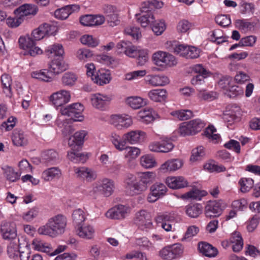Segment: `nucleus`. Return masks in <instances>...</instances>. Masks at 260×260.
<instances>
[{"label":"nucleus","mask_w":260,"mask_h":260,"mask_svg":"<svg viewBox=\"0 0 260 260\" xmlns=\"http://www.w3.org/2000/svg\"><path fill=\"white\" fill-rule=\"evenodd\" d=\"M66 225V217L58 214L50 218L46 224L40 226L38 229V233L39 235L55 237L64 232Z\"/></svg>","instance_id":"f257e3e1"},{"label":"nucleus","mask_w":260,"mask_h":260,"mask_svg":"<svg viewBox=\"0 0 260 260\" xmlns=\"http://www.w3.org/2000/svg\"><path fill=\"white\" fill-rule=\"evenodd\" d=\"M183 252V246L180 243H175L162 248L159 251V255L164 260H173L181 256Z\"/></svg>","instance_id":"f03ea898"},{"label":"nucleus","mask_w":260,"mask_h":260,"mask_svg":"<svg viewBox=\"0 0 260 260\" xmlns=\"http://www.w3.org/2000/svg\"><path fill=\"white\" fill-rule=\"evenodd\" d=\"M225 207V203L222 200L210 201L205 207V214L210 218L218 217Z\"/></svg>","instance_id":"7ed1b4c3"},{"label":"nucleus","mask_w":260,"mask_h":260,"mask_svg":"<svg viewBox=\"0 0 260 260\" xmlns=\"http://www.w3.org/2000/svg\"><path fill=\"white\" fill-rule=\"evenodd\" d=\"M152 58L155 64L161 67H171L175 66L177 63L175 57L173 55L161 51L154 53Z\"/></svg>","instance_id":"20e7f679"},{"label":"nucleus","mask_w":260,"mask_h":260,"mask_svg":"<svg viewBox=\"0 0 260 260\" xmlns=\"http://www.w3.org/2000/svg\"><path fill=\"white\" fill-rule=\"evenodd\" d=\"M135 223L143 231H147L153 227L151 215L145 210H142L136 213Z\"/></svg>","instance_id":"39448f33"},{"label":"nucleus","mask_w":260,"mask_h":260,"mask_svg":"<svg viewBox=\"0 0 260 260\" xmlns=\"http://www.w3.org/2000/svg\"><path fill=\"white\" fill-rule=\"evenodd\" d=\"M114 189V182L110 179L104 178L100 184H94L92 190L94 193L100 192L104 196L109 197L113 193Z\"/></svg>","instance_id":"423d86ee"},{"label":"nucleus","mask_w":260,"mask_h":260,"mask_svg":"<svg viewBox=\"0 0 260 260\" xmlns=\"http://www.w3.org/2000/svg\"><path fill=\"white\" fill-rule=\"evenodd\" d=\"M71 99V94L69 91L60 90L52 93L50 96V101L56 107H62L68 103Z\"/></svg>","instance_id":"0eeeda50"},{"label":"nucleus","mask_w":260,"mask_h":260,"mask_svg":"<svg viewBox=\"0 0 260 260\" xmlns=\"http://www.w3.org/2000/svg\"><path fill=\"white\" fill-rule=\"evenodd\" d=\"M112 100L111 96L96 93L91 95L90 101L92 105L96 109L104 110L109 104Z\"/></svg>","instance_id":"6e6552de"},{"label":"nucleus","mask_w":260,"mask_h":260,"mask_svg":"<svg viewBox=\"0 0 260 260\" xmlns=\"http://www.w3.org/2000/svg\"><path fill=\"white\" fill-rule=\"evenodd\" d=\"M150 191L151 192L148 196L147 200L150 203H153L165 194L167 188L164 184L156 182L151 186Z\"/></svg>","instance_id":"1a4fd4ad"},{"label":"nucleus","mask_w":260,"mask_h":260,"mask_svg":"<svg viewBox=\"0 0 260 260\" xmlns=\"http://www.w3.org/2000/svg\"><path fill=\"white\" fill-rule=\"evenodd\" d=\"M60 161L58 152L54 149L43 151L41 155V162L46 166L54 165Z\"/></svg>","instance_id":"9d476101"},{"label":"nucleus","mask_w":260,"mask_h":260,"mask_svg":"<svg viewBox=\"0 0 260 260\" xmlns=\"http://www.w3.org/2000/svg\"><path fill=\"white\" fill-rule=\"evenodd\" d=\"M111 123L118 129L126 128L133 123L132 118L128 115H112L111 118Z\"/></svg>","instance_id":"9b49d317"},{"label":"nucleus","mask_w":260,"mask_h":260,"mask_svg":"<svg viewBox=\"0 0 260 260\" xmlns=\"http://www.w3.org/2000/svg\"><path fill=\"white\" fill-rule=\"evenodd\" d=\"M1 231L4 239L12 241L19 239L17 238L16 226L14 222H3L1 225Z\"/></svg>","instance_id":"f8f14e48"},{"label":"nucleus","mask_w":260,"mask_h":260,"mask_svg":"<svg viewBox=\"0 0 260 260\" xmlns=\"http://www.w3.org/2000/svg\"><path fill=\"white\" fill-rule=\"evenodd\" d=\"M138 21L142 27H146L149 24L152 23L154 19V16L149 8L147 7L142 6L141 13L136 15Z\"/></svg>","instance_id":"ddd939ff"},{"label":"nucleus","mask_w":260,"mask_h":260,"mask_svg":"<svg viewBox=\"0 0 260 260\" xmlns=\"http://www.w3.org/2000/svg\"><path fill=\"white\" fill-rule=\"evenodd\" d=\"M129 208L122 205H119L109 210L106 214L107 217L114 219H123L127 215Z\"/></svg>","instance_id":"4468645a"},{"label":"nucleus","mask_w":260,"mask_h":260,"mask_svg":"<svg viewBox=\"0 0 260 260\" xmlns=\"http://www.w3.org/2000/svg\"><path fill=\"white\" fill-rule=\"evenodd\" d=\"M74 171L77 178L89 182L94 180L96 177V174L93 171L84 167H75Z\"/></svg>","instance_id":"2eb2a0df"},{"label":"nucleus","mask_w":260,"mask_h":260,"mask_svg":"<svg viewBox=\"0 0 260 260\" xmlns=\"http://www.w3.org/2000/svg\"><path fill=\"white\" fill-rule=\"evenodd\" d=\"M192 70L198 75L191 79V83L194 85L201 84L204 82V80L209 74L210 72L207 71L202 64H197L192 67Z\"/></svg>","instance_id":"dca6fc26"},{"label":"nucleus","mask_w":260,"mask_h":260,"mask_svg":"<svg viewBox=\"0 0 260 260\" xmlns=\"http://www.w3.org/2000/svg\"><path fill=\"white\" fill-rule=\"evenodd\" d=\"M166 183L170 188L179 189L188 185L187 180L182 176H171L166 178Z\"/></svg>","instance_id":"f3484780"},{"label":"nucleus","mask_w":260,"mask_h":260,"mask_svg":"<svg viewBox=\"0 0 260 260\" xmlns=\"http://www.w3.org/2000/svg\"><path fill=\"white\" fill-rule=\"evenodd\" d=\"M117 47L118 49H122L126 55L133 58L137 56L139 50L129 41H121L117 44Z\"/></svg>","instance_id":"a211bd4d"},{"label":"nucleus","mask_w":260,"mask_h":260,"mask_svg":"<svg viewBox=\"0 0 260 260\" xmlns=\"http://www.w3.org/2000/svg\"><path fill=\"white\" fill-rule=\"evenodd\" d=\"M145 81L154 87L164 86L169 83V79L165 76L149 75L146 76Z\"/></svg>","instance_id":"6ab92c4d"},{"label":"nucleus","mask_w":260,"mask_h":260,"mask_svg":"<svg viewBox=\"0 0 260 260\" xmlns=\"http://www.w3.org/2000/svg\"><path fill=\"white\" fill-rule=\"evenodd\" d=\"M87 133L84 130L76 132L73 136L69 138L68 144L70 147L81 148L83 144L84 139Z\"/></svg>","instance_id":"aec40b11"},{"label":"nucleus","mask_w":260,"mask_h":260,"mask_svg":"<svg viewBox=\"0 0 260 260\" xmlns=\"http://www.w3.org/2000/svg\"><path fill=\"white\" fill-rule=\"evenodd\" d=\"M62 175L61 171L58 167H51L42 172V177L46 181H51L59 179Z\"/></svg>","instance_id":"412c9836"},{"label":"nucleus","mask_w":260,"mask_h":260,"mask_svg":"<svg viewBox=\"0 0 260 260\" xmlns=\"http://www.w3.org/2000/svg\"><path fill=\"white\" fill-rule=\"evenodd\" d=\"M15 13L23 19L25 16L35 15L38 12V9L35 5L25 4L21 6L15 10Z\"/></svg>","instance_id":"4be33fe9"},{"label":"nucleus","mask_w":260,"mask_h":260,"mask_svg":"<svg viewBox=\"0 0 260 260\" xmlns=\"http://www.w3.org/2000/svg\"><path fill=\"white\" fill-rule=\"evenodd\" d=\"M76 229L77 234L80 238L91 239L94 236V229L89 224H82Z\"/></svg>","instance_id":"5701e85b"},{"label":"nucleus","mask_w":260,"mask_h":260,"mask_svg":"<svg viewBox=\"0 0 260 260\" xmlns=\"http://www.w3.org/2000/svg\"><path fill=\"white\" fill-rule=\"evenodd\" d=\"M146 134L141 131H132L128 132L123 136L125 144L128 143L131 144H134L139 142L141 140V137H144Z\"/></svg>","instance_id":"b1692460"},{"label":"nucleus","mask_w":260,"mask_h":260,"mask_svg":"<svg viewBox=\"0 0 260 260\" xmlns=\"http://www.w3.org/2000/svg\"><path fill=\"white\" fill-rule=\"evenodd\" d=\"M198 249L203 255L209 257H215L218 253V250L215 247L204 242L199 243Z\"/></svg>","instance_id":"393cba45"},{"label":"nucleus","mask_w":260,"mask_h":260,"mask_svg":"<svg viewBox=\"0 0 260 260\" xmlns=\"http://www.w3.org/2000/svg\"><path fill=\"white\" fill-rule=\"evenodd\" d=\"M71 117L75 121H82L84 116L82 112L84 111V107L80 103H76L70 105Z\"/></svg>","instance_id":"a878e982"},{"label":"nucleus","mask_w":260,"mask_h":260,"mask_svg":"<svg viewBox=\"0 0 260 260\" xmlns=\"http://www.w3.org/2000/svg\"><path fill=\"white\" fill-rule=\"evenodd\" d=\"M71 147V150L68 151L67 154L68 159L75 163L84 162L86 160V157L84 154L79 152L81 148L77 147Z\"/></svg>","instance_id":"bb28decb"},{"label":"nucleus","mask_w":260,"mask_h":260,"mask_svg":"<svg viewBox=\"0 0 260 260\" xmlns=\"http://www.w3.org/2000/svg\"><path fill=\"white\" fill-rule=\"evenodd\" d=\"M67 68L68 66L64 61L59 58L54 59L49 66L50 72L54 74H59L66 71Z\"/></svg>","instance_id":"cd10ccee"},{"label":"nucleus","mask_w":260,"mask_h":260,"mask_svg":"<svg viewBox=\"0 0 260 260\" xmlns=\"http://www.w3.org/2000/svg\"><path fill=\"white\" fill-rule=\"evenodd\" d=\"M167 45L170 51L185 57L188 46L179 44L176 41L168 42Z\"/></svg>","instance_id":"c85d7f7f"},{"label":"nucleus","mask_w":260,"mask_h":260,"mask_svg":"<svg viewBox=\"0 0 260 260\" xmlns=\"http://www.w3.org/2000/svg\"><path fill=\"white\" fill-rule=\"evenodd\" d=\"M12 139L13 144L17 146H24L27 144V139L24 133L19 129H15Z\"/></svg>","instance_id":"c756f323"},{"label":"nucleus","mask_w":260,"mask_h":260,"mask_svg":"<svg viewBox=\"0 0 260 260\" xmlns=\"http://www.w3.org/2000/svg\"><path fill=\"white\" fill-rule=\"evenodd\" d=\"M111 79L110 74L109 72L104 70H101L96 73L92 81L100 85L108 84Z\"/></svg>","instance_id":"7c9ffc66"},{"label":"nucleus","mask_w":260,"mask_h":260,"mask_svg":"<svg viewBox=\"0 0 260 260\" xmlns=\"http://www.w3.org/2000/svg\"><path fill=\"white\" fill-rule=\"evenodd\" d=\"M182 165L183 162L180 159H171L162 164L160 169L164 172L174 171L180 169Z\"/></svg>","instance_id":"2f4dec72"},{"label":"nucleus","mask_w":260,"mask_h":260,"mask_svg":"<svg viewBox=\"0 0 260 260\" xmlns=\"http://www.w3.org/2000/svg\"><path fill=\"white\" fill-rule=\"evenodd\" d=\"M32 248L37 251H42L46 253H50L52 251V247L50 244L46 243L39 239H34L31 243Z\"/></svg>","instance_id":"473e14b6"},{"label":"nucleus","mask_w":260,"mask_h":260,"mask_svg":"<svg viewBox=\"0 0 260 260\" xmlns=\"http://www.w3.org/2000/svg\"><path fill=\"white\" fill-rule=\"evenodd\" d=\"M148 96L153 101L161 102L166 99L167 91L164 89H152L148 92Z\"/></svg>","instance_id":"72a5a7b5"},{"label":"nucleus","mask_w":260,"mask_h":260,"mask_svg":"<svg viewBox=\"0 0 260 260\" xmlns=\"http://www.w3.org/2000/svg\"><path fill=\"white\" fill-rule=\"evenodd\" d=\"M20 243L19 239H15L10 242L7 247V253L11 258L16 259L18 257Z\"/></svg>","instance_id":"f704fd0d"},{"label":"nucleus","mask_w":260,"mask_h":260,"mask_svg":"<svg viewBox=\"0 0 260 260\" xmlns=\"http://www.w3.org/2000/svg\"><path fill=\"white\" fill-rule=\"evenodd\" d=\"M126 103L134 109H139L146 105V100L140 96H130L126 98Z\"/></svg>","instance_id":"c9c22d12"},{"label":"nucleus","mask_w":260,"mask_h":260,"mask_svg":"<svg viewBox=\"0 0 260 260\" xmlns=\"http://www.w3.org/2000/svg\"><path fill=\"white\" fill-rule=\"evenodd\" d=\"M202 206L200 204H189L185 207V212L191 218L198 217L202 213Z\"/></svg>","instance_id":"e433bc0d"},{"label":"nucleus","mask_w":260,"mask_h":260,"mask_svg":"<svg viewBox=\"0 0 260 260\" xmlns=\"http://www.w3.org/2000/svg\"><path fill=\"white\" fill-rule=\"evenodd\" d=\"M72 219L76 228L82 225L86 219L84 212L81 209L75 210L72 214Z\"/></svg>","instance_id":"4c0bfd02"},{"label":"nucleus","mask_w":260,"mask_h":260,"mask_svg":"<svg viewBox=\"0 0 260 260\" xmlns=\"http://www.w3.org/2000/svg\"><path fill=\"white\" fill-rule=\"evenodd\" d=\"M231 242L233 244L232 248L234 251H240L243 245V240L239 232L233 233L230 239Z\"/></svg>","instance_id":"58836bf2"},{"label":"nucleus","mask_w":260,"mask_h":260,"mask_svg":"<svg viewBox=\"0 0 260 260\" xmlns=\"http://www.w3.org/2000/svg\"><path fill=\"white\" fill-rule=\"evenodd\" d=\"M155 174L153 172H145L140 173L139 181L141 182L143 185L146 186V188L147 189L148 186L149 184L152 183L155 178Z\"/></svg>","instance_id":"ea45409f"},{"label":"nucleus","mask_w":260,"mask_h":260,"mask_svg":"<svg viewBox=\"0 0 260 260\" xmlns=\"http://www.w3.org/2000/svg\"><path fill=\"white\" fill-rule=\"evenodd\" d=\"M110 141L118 150L122 151L125 148L124 139H121L120 136L115 133H112L110 136Z\"/></svg>","instance_id":"a19ab883"},{"label":"nucleus","mask_w":260,"mask_h":260,"mask_svg":"<svg viewBox=\"0 0 260 260\" xmlns=\"http://www.w3.org/2000/svg\"><path fill=\"white\" fill-rule=\"evenodd\" d=\"M4 174L6 179L10 182H16L20 178V175L14 169L9 166L3 168Z\"/></svg>","instance_id":"79ce46f5"},{"label":"nucleus","mask_w":260,"mask_h":260,"mask_svg":"<svg viewBox=\"0 0 260 260\" xmlns=\"http://www.w3.org/2000/svg\"><path fill=\"white\" fill-rule=\"evenodd\" d=\"M192 135L200 132L205 126V123L200 119H196L188 121Z\"/></svg>","instance_id":"37998d69"},{"label":"nucleus","mask_w":260,"mask_h":260,"mask_svg":"<svg viewBox=\"0 0 260 260\" xmlns=\"http://www.w3.org/2000/svg\"><path fill=\"white\" fill-rule=\"evenodd\" d=\"M31 77L45 82H50L52 79L49 75V71L47 70L34 72L31 73Z\"/></svg>","instance_id":"c03bdc74"},{"label":"nucleus","mask_w":260,"mask_h":260,"mask_svg":"<svg viewBox=\"0 0 260 260\" xmlns=\"http://www.w3.org/2000/svg\"><path fill=\"white\" fill-rule=\"evenodd\" d=\"M205 195L204 191L198 189H192L181 196V198L184 200H201L202 197Z\"/></svg>","instance_id":"a18cd8bd"},{"label":"nucleus","mask_w":260,"mask_h":260,"mask_svg":"<svg viewBox=\"0 0 260 260\" xmlns=\"http://www.w3.org/2000/svg\"><path fill=\"white\" fill-rule=\"evenodd\" d=\"M140 163L142 167L146 169L153 168L156 165L154 157L148 154L142 156L141 157Z\"/></svg>","instance_id":"49530a36"},{"label":"nucleus","mask_w":260,"mask_h":260,"mask_svg":"<svg viewBox=\"0 0 260 260\" xmlns=\"http://www.w3.org/2000/svg\"><path fill=\"white\" fill-rule=\"evenodd\" d=\"M19 43L21 48L27 50L30 47H33L35 44V41L29 36H25L20 37Z\"/></svg>","instance_id":"de8ad7c7"},{"label":"nucleus","mask_w":260,"mask_h":260,"mask_svg":"<svg viewBox=\"0 0 260 260\" xmlns=\"http://www.w3.org/2000/svg\"><path fill=\"white\" fill-rule=\"evenodd\" d=\"M45 52L48 55L53 54L55 56H61L64 50L61 44H54L48 47L45 50Z\"/></svg>","instance_id":"09e8293b"},{"label":"nucleus","mask_w":260,"mask_h":260,"mask_svg":"<svg viewBox=\"0 0 260 260\" xmlns=\"http://www.w3.org/2000/svg\"><path fill=\"white\" fill-rule=\"evenodd\" d=\"M146 190L147 189L145 185L141 184V182L140 181H137L132 186H131L127 191L130 195L135 196L140 194Z\"/></svg>","instance_id":"8fccbe9b"},{"label":"nucleus","mask_w":260,"mask_h":260,"mask_svg":"<svg viewBox=\"0 0 260 260\" xmlns=\"http://www.w3.org/2000/svg\"><path fill=\"white\" fill-rule=\"evenodd\" d=\"M171 114L180 120H186L193 116L192 111L188 110L174 111L171 113Z\"/></svg>","instance_id":"3c124183"},{"label":"nucleus","mask_w":260,"mask_h":260,"mask_svg":"<svg viewBox=\"0 0 260 260\" xmlns=\"http://www.w3.org/2000/svg\"><path fill=\"white\" fill-rule=\"evenodd\" d=\"M240 190L242 192L248 191L253 186V180L251 178H243L239 181Z\"/></svg>","instance_id":"603ef678"},{"label":"nucleus","mask_w":260,"mask_h":260,"mask_svg":"<svg viewBox=\"0 0 260 260\" xmlns=\"http://www.w3.org/2000/svg\"><path fill=\"white\" fill-rule=\"evenodd\" d=\"M77 79L76 75L71 72H67L64 74L62 77V83L67 86H72L76 82Z\"/></svg>","instance_id":"864d4df0"},{"label":"nucleus","mask_w":260,"mask_h":260,"mask_svg":"<svg viewBox=\"0 0 260 260\" xmlns=\"http://www.w3.org/2000/svg\"><path fill=\"white\" fill-rule=\"evenodd\" d=\"M205 152L204 148L202 146L198 147L192 151V155L190 160L191 161H195L200 160L204 155Z\"/></svg>","instance_id":"5fc2aeb1"},{"label":"nucleus","mask_w":260,"mask_h":260,"mask_svg":"<svg viewBox=\"0 0 260 260\" xmlns=\"http://www.w3.org/2000/svg\"><path fill=\"white\" fill-rule=\"evenodd\" d=\"M80 41L83 44L91 47H94L99 44V42L96 39L88 35L82 36L80 38Z\"/></svg>","instance_id":"6e6d98bb"},{"label":"nucleus","mask_w":260,"mask_h":260,"mask_svg":"<svg viewBox=\"0 0 260 260\" xmlns=\"http://www.w3.org/2000/svg\"><path fill=\"white\" fill-rule=\"evenodd\" d=\"M231 98H235L237 96L243 94V90L240 86L233 85L229 86L226 93Z\"/></svg>","instance_id":"4d7b16f0"},{"label":"nucleus","mask_w":260,"mask_h":260,"mask_svg":"<svg viewBox=\"0 0 260 260\" xmlns=\"http://www.w3.org/2000/svg\"><path fill=\"white\" fill-rule=\"evenodd\" d=\"M40 27L45 37L46 36L54 35L57 30L55 26L49 23H44L40 25Z\"/></svg>","instance_id":"13d9d810"},{"label":"nucleus","mask_w":260,"mask_h":260,"mask_svg":"<svg viewBox=\"0 0 260 260\" xmlns=\"http://www.w3.org/2000/svg\"><path fill=\"white\" fill-rule=\"evenodd\" d=\"M165 29L166 25L164 21H153L152 29L156 35H161L165 31Z\"/></svg>","instance_id":"bf43d9fd"},{"label":"nucleus","mask_w":260,"mask_h":260,"mask_svg":"<svg viewBox=\"0 0 260 260\" xmlns=\"http://www.w3.org/2000/svg\"><path fill=\"white\" fill-rule=\"evenodd\" d=\"M257 38L254 36H249L242 38L239 41V45L241 46L252 47L254 45Z\"/></svg>","instance_id":"052dcab7"},{"label":"nucleus","mask_w":260,"mask_h":260,"mask_svg":"<svg viewBox=\"0 0 260 260\" xmlns=\"http://www.w3.org/2000/svg\"><path fill=\"white\" fill-rule=\"evenodd\" d=\"M16 118L14 117H9L7 121L3 122L0 125V129L3 131H9L11 130L15 125Z\"/></svg>","instance_id":"680f3d73"},{"label":"nucleus","mask_w":260,"mask_h":260,"mask_svg":"<svg viewBox=\"0 0 260 260\" xmlns=\"http://www.w3.org/2000/svg\"><path fill=\"white\" fill-rule=\"evenodd\" d=\"M124 31L126 35L132 36L134 39H139L141 37L139 28L135 26H128L125 28Z\"/></svg>","instance_id":"e2e57ef3"},{"label":"nucleus","mask_w":260,"mask_h":260,"mask_svg":"<svg viewBox=\"0 0 260 260\" xmlns=\"http://www.w3.org/2000/svg\"><path fill=\"white\" fill-rule=\"evenodd\" d=\"M146 74V70H139L127 73L125 75V79L131 81L139 77H143Z\"/></svg>","instance_id":"0e129e2a"},{"label":"nucleus","mask_w":260,"mask_h":260,"mask_svg":"<svg viewBox=\"0 0 260 260\" xmlns=\"http://www.w3.org/2000/svg\"><path fill=\"white\" fill-rule=\"evenodd\" d=\"M68 7L67 6L60 8L57 9L54 12L55 17L59 19H66L70 15V12L68 10Z\"/></svg>","instance_id":"69168bd1"},{"label":"nucleus","mask_w":260,"mask_h":260,"mask_svg":"<svg viewBox=\"0 0 260 260\" xmlns=\"http://www.w3.org/2000/svg\"><path fill=\"white\" fill-rule=\"evenodd\" d=\"M215 20L218 25L223 27L228 26L231 23L230 17L227 15H220L217 16L215 17Z\"/></svg>","instance_id":"338daca9"},{"label":"nucleus","mask_w":260,"mask_h":260,"mask_svg":"<svg viewBox=\"0 0 260 260\" xmlns=\"http://www.w3.org/2000/svg\"><path fill=\"white\" fill-rule=\"evenodd\" d=\"M126 150L125 157L129 159H135L140 154V150L137 147L125 146Z\"/></svg>","instance_id":"774afa93"}]
</instances>
